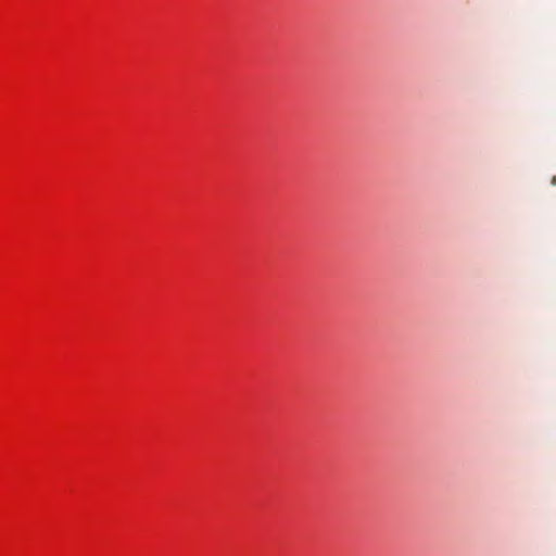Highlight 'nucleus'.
Returning a JSON list of instances; mask_svg holds the SVG:
<instances>
[{
	"label": "nucleus",
	"instance_id": "f257e3e1",
	"mask_svg": "<svg viewBox=\"0 0 556 556\" xmlns=\"http://www.w3.org/2000/svg\"><path fill=\"white\" fill-rule=\"evenodd\" d=\"M552 184H553V185H556V176H554V177H553V179H552Z\"/></svg>",
	"mask_w": 556,
	"mask_h": 556
}]
</instances>
